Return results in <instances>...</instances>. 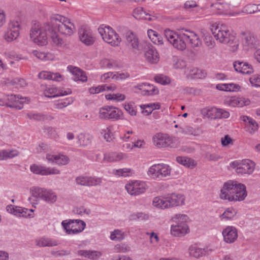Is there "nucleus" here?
I'll return each instance as SVG.
<instances>
[{"mask_svg": "<svg viewBox=\"0 0 260 260\" xmlns=\"http://www.w3.org/2000/svg\"><path fill=\"white\" fill-rule=\"evenodd\" d=\"M249 82L252 86L260 87V74L255 75L250 77Z\"/></svg>", "mask_w": 260, "mask_h": 260, "instance_id": "54", "label": "nucleus"}, {"mask_svg": "<svg viewBox=\"0 0 260 260\" xmlns=\"http://www.w3.org/2000/svg\"><path fill=\"white\" fill-rule=\"evenodd\" d=\"M123 107L125 111L128 113L132 116H135L137 114V111L135 109V107L131 103H124Z\"/></svg>", "mask_w": 260, "mask_h": 260, "instance_id": "52", "label": "nucleus"}, {"mask_svg": "<svg viewBox=\"0 0 260 260\" xmlns=\"http://www.w3.org/2000/svg\"><path fill=\"white\" fill-rule=\"evenodd\" d=\"M79 143L81 146H86L91 142V137L88 135L80 134L78 136Z\"/></svg>", "mask_w": 260, "mask_h": 260, "instance_id": "46", "label": "nucleus"}, {"mask_svg": "<svg viewBox=\"0 0 260 260\" xmlns=\"http://www.w3.org/2000/svg\"><path fill=\"white\" fill-rule=\"evenodd\" d=\"M28 118L36 120H41L44 119L43 115L40 113H28L26 115Z\"/></svg>", "mask_w": 260, "mask_h": 260, "instance_id": "56", "label": "nucleus"}, {"mask_svg": "<svg viewBox=\"0 0 260 260\" xmlns=\"http://www.w3.org/2000/svg\"><path fill=\"white\" fill-rule=\"evenodd\" d=\"M224 103L226 105L235 107H242L250 104V100L243 97L231 96L226 98Z\"/></svg>", "mask_w": 260, "mask_h": 260, "instance_id": "22", "label": "nucleus"}, {"mask_svg": "<svg viewBox=\"0 0 260 260\" xmlns=\"http://www.w3.org/2000/svg\"><path fill=\"white\" fill-rule=\"evenodd\" d=\"M72 93L70 89L63 90L62 89H57L53 86H48L44 91L45 96L48 98H54L58 96H62L70 94Z\"/></svg>", "mask_w": 260, "mask_h": 260, "instance_id": "24", "label": "nucleus"}, {"mask_svg": "<svg viewBox=\"0 0 260 260\" xmlns=\"http://www.w3.org/2000/svg\"><path fill=\"white\" fill-rule=\"evenodd\" d=\"M164 34L174 47L180 50L185 49L186 42L193 48L199 47L202 44L199 37L194 31L188 29H182L178 32H176L168 29L165 30Z\"/></svg>", "mask_w": 260, "mask_h": 260, "instance_id": "2", "label": "nucleus"}, {"mask_svg": "<svg viewBox=\"0 0 260 260\" xmlns=\"http://www.w3.org/2000/svg\"><path fill=\"white\" fill-rule=\"evenodd\" d=\"M211 30L212 34L219 42L229 44L233 48V51L238 48V41L237 39L232 35L226 25L222 24H214L212 25Z\"/></svg>", "mask_w": 260, "mask_h": 260, "instance_id": "3", "label": "nucleus"}, {"mask_svg": "<svg viewBox=\"0 0 260 260\" xmlns=\"http://www.w3.org/2000/svg\"><path fill=\"white\" fill-rule=\"evenodd\" d=\"M68 69L72 73L74 81H80L82 82L87 81V77L85 72L79 68L70 66L68 67Z\"/></svg>", "mask_w": 260, "mask_h": 260, "instance_id": "34", "label": "nucleus"}, {"mask_svg": "<svg viewBox=\"0 0 260 260\" xmlns=\"http://www.w3.org/2000/svg\"><path fill=\"white\" fill-rule=\"evenodd\" d=\"M124 238V233L116 229L111 232L110 239L113 241H120Z\"/></svg>", "mask_w": 260, "mask_h": 260, "instance_id": "44", "label": "nucleus"}, {"mask_svg": "<svg viewBox=\"0 0 260 260\" xmlns=\"http://www.w3.org/2000/svg\"><path fill=\"white\" fill-rule=\"evenodd\" d=\"M237 214V211L235 209L232 208H228L220 217L221 220H230L232 219Z\"/></svg>", "mask_w": 260, "mask_h": 260, "instance_id": "43", "label": "nucleus"}, {"mask_svg": "<svg viewBox=\"0 0 260 260\" xmlns=\"http://www.w3.org/2000/svg\"><path fill=\"white\" fill-rule=\"evenodd\" d=\"M125 37L126 45L129 49L134 52L140 50L139 41L135 34L132 31H128L126 34Z\"/></svg>", "mask_w": 260, "mask_h": 260, "instance_id": "25", "label": "nucleus"}, {"mask_svg": "<svg viewBox=\"0 0 260 260\" xmlns=\"http://www.w3.org/2000/svg\"><path fill=\"white\" fill-rule=\"evenodd\" d=\"M227 91H237L239 90L240 87L238 84L234 83L226 84Z\"/></svg>", "mask_w": 260, "mask_h": 260, "instance_id": "63", "label": "nucleus"}, {"mask_svg": "<svg viewBox=\"0 0 260 260\" xmlns=\"http://www.w3.org/2000/svg\"><path fill=\"white\" fill-rule=\"evenodd\" d=\"M206 158L209 161H217L221 158V157L216 153H206L205 155Z\"/></svg>", "mask_w": 260, "mask_h": 260, "instance_id": "58", "label": "nucleus"}, {"mask_svg": "<svg viewBox=\"0 0 260 260\" xmlns=\"http://www.w3.org/2000/svg\"><path fill=\"white\" fill-rule=\"evenodd\" d=\"M80 40L86 46H90L95 42L92 31L85 27H82L79 30Z\"/></svg>", "mask_w": 260, "mask_h": 260, "instance_id": "18", "label": "nucleus"}, {"mask_svg": "<svg viewBox=\"0 0 260 260\" xmlns=\"http://www.w3.org/2000/svg\"><path fill=\"white\" fill-rule=\"evenodd\" d=\"M73 103L71 99H67L63 101H57L54 104V107L56 109H61L66 107Z\"/></svg>", "mask_w": 260, "mask_h": 260, "instance_id": "49", "label": "nucleus"}, {"mask_svg": "<svg viewBox=\"0 0 260 260\" xmlns=\"http://www.w3.org/2000/svg\"><path fill=\"white\" fill-rule=\"evenodd\" d=\"M32 196L39 198L49 204H54L57 200L56 193L52 189L36 187L32 190Z\"/></svg>", "mask_w": 260, "mask_h": 260, "instance_id": "7", "label": "nucleus"}, {"mask_svg": "<svg viewBox=\"0 0 260 260\" xmlns=\"http://www.w3.org/2000/svg\"><path fill=\"white\" fill-rule=\"evenodd\" d=\"M153 144L158 148L170 147L176 148L178 146L177 139L162 133L156 134L152 138Z\"/></svg>", "mask_w": 260, "mask_h": 260, "instance_id": "6", "label": "nucleus"}, {"mask_svg": "<svg viewBox=\"0 0 260 260\" xmlns=\"http://www.w3.org/2000/svg\"><path fill=\"white\" fill-rule=\"evenodd\" d=\"M46 158L49 162H54L58 165H66L70 161L69 158L65 155L51 154L48 153L46 154Z\"/></svg>", "mask_w": 260, "mask_h": 260, "instance_id": "29", "label": "nucleus"}, {"mask_svg": "<svg viewBox=\"0 0 260 260\" xmlns=\"http://www.w3.org/2000/svg\"><path fill=\"white\" fill-rule=\"evenodd\" d=\"M100 251L96 250H88L87 258L92 260H96L102 256Z\"/></svg>", "mask_w": 260, "mask_h": 260, "instance_id": "53", "label": "nucleus"}, {"mask_svg": "<svg viewBox=\"0 0 260 260\" xmlns=\"http://www.w3.org/2000/svg\"><path fill=\"white\" fill-rule=\"evenodd\" d=\"M18 155V152L16 150H2L0 151V160H6L8 158H12Z\"/></svg>", "mask_w": 260, "mask_h": 260, "instance_id": "41", "label": "nucleus"}, {"mask_svg": "<svg viewBox=\"0 0 260 260\" xmlns=\"http://www.w3.org/2000/svg\"><path fill=\"white\" fill-rule=\"evenodd\" d=\"M127 158V155L126 153L120 152H110L104 154L103 160L107 162H115Z\"/></svg>", "mask_w": 260, "mask_h": 260, "instance_id": "27", "label": "nucleus"}, {"mask_svg": "<svg viewBox=\"0 0 260 260\" xmlns=\"http://www.w3.org/2000/svg\"><path fill=\"white\" fill-rule=\"evenodd\" d=\"M133 173V170L130 168H123L117 170H113V174L115 175L122 177H127Z\"/></svg>", "mask_w": 260, "mask_h": 260, "instance_id": "45", "label": "nucleus"}, {"mask_svg": "<svg viewBox=\"0 0 260 260\" xmlns=\"http://www.w3.org/2000/svg\"><path fill=\"white\" fill-rule=\"evenodd\" d=\"M233 65L237 72L243 74H250L253 72L252 66L247 62L236 61Z\"/></svg>", "mask_w": 260, "mask_h": 260, "instance_id": "32", "label": "nucleus"}, {"mask_svg": "<svg viewBox=\"0 0 260 260\" xmlns=\"http://www.w3.org/2000/svg\"><path fill=\"white\" fill-rule=\"evenodd\" d=\"M241 120L245 123L246 131L251 135H253L257 131L258 125L255 120L247 116H242Z\"/></svg>", "mask_w": 260, "mask_h": 260, "instance_id": "28", "label": "nucleus"}, {"mask_svg": "<svg viewBox=\"0 0 260 260\" xmlns=\"http://www.w3.org/2000/svg\"><path fill=\"white\" fill-rule=\"evenodd\" d=\"M145 57L147 61L151 63H156L159 59L157 50L152 46H148L145 48Z\"/></svg>", "mask_w": 260, "mask_h": 260, "instance_id": "30", "label": "nucleus"}, {"mask_svg": "<svg viewBox=\"0 0 260 260\" xmlns=\"http://www.w3.org/2000/svg\"><path fill=\"white\" fill-rule=\"evenodd\" d=\"M141 108L143 109H150V110L159 109L160 108V104L158 103H151L141 106Z\"/></svg>", "mask_w": 260, "mask_h": 260, "instance_id": "60", "label": "nucleus"}, {"mask_svg": "<svg viewBox=\"0 0 260 260\" xmlns=\"http://www.w3.org/2000/svg\"><path fill=\"white\" fill-rule=\"evenodd\" d=\"M230 166L235 169L236 172L238 174L250 175L255 169V164L249 159H245L241 161H234L230 164Z\"/></svg>", "mask_w": 260, "mask_h": 260, "instance_id": "8", "label": "nucleus"}, {"mask_svg": "<svg viewBox=\"0 0 260 260\" xmlns=\"http://www.w3.org/2000/svg\"><path fill=\"white\" fill-rule=\"evenodd\" d=\"M213 250L208 247L202 248L196 246H191L188 249L189 255L194 258H199L211 253Z\"/></svg>", "mask_w": 260, "mask_h": 260, "instance_id": "26", "label": "nucleus"}, {"mask_svg": "<svg viewBox=\"0 0 260 260\" xmlns=\"http://www.w3.org/2000/svg\"><path fill=\"white\" fill-rule=\"evenodd\" d=\"M50 149V146L44 143H40L39 145H38V147L37 148V152L38 153L47 151H49Z\"/></svg>", "mask_w": 260, "mask_h": 260, "instance_id": "62", "label": "nucleus"}, {"mask_svg": "<svg viewBox=\"0 0 260 260\" xmlns=\"http://www.w3.org/2000/svg\"><path fill=\"white\" fill-rule=\"evenodd\" d=\"M7 211L18 217H30L31 215L28 213V209L14 205H8L6 207Z\"/></svg>", "mask_w": 260, "mask_h": 260, "instance_id": "31", "label": "nucleus"}, {"mask_svg": "<svg viewBox=\"0 0 260 260\" xmlns=\"http://www.w3.org/2000/svg\"><path fill=\"white\" fill-rule=\"evenodd\" d=\"M105 87L106 85H102L95 87H91L89 89V91L91 94L99 93L101 91H105Z\"/></svg>", "mask_w": 260, "mask_h": 260, "instance_id": "57", "label": "nucleus"}, {"mask_svg": "<svg viewBox=\"0 0 260 260\" xmlns=\"http://www.w3.org/2000/svg\"><path fill=\"white\" fill-rule=\"evenodd\" d=\"M221 144L223 146H227L233 144L232 139L228 135H225L221 139Z\"/></svg>", "mask_w": 260, "mask_h": 260, "instance_id": "64", "label": "nucleus"}, {"mask_svg": "<svg viewBox=\"0 0 260 260\" xmlns=\"http://www.w3.org/2000/svg\"><path fill=\"white\" fill-rule=\"evenodd\" d=\"M186 77L188 79H202L206 77V73L199 69L196 68H189L185 71Z\"/></svg>", "mask_w": 260, "mask_h": 260, "instance_id": "35", "label": "nucleus"}, {"mask_svg": "<svg viewBox=\"0 0 260 260\" xmlns=\"http://www.w3.org/2000/svg\"><path fill=\"white\" fill-rule=\"evenodd\" d=\"M122 116V111L115 107L106 106L99 109V117L101 119L117 120Z\"/></svg>", "mask_w": 260, "mask_h": 260, "instance_id": "10", "label": "nucleus"}, {"mask_svg": "<svg viewBox=\"0 0 260 260\" xmlns=\"http://www.w3.org/2000/svg\"><path fill=\"white\" fill-rule=\"evenodd\" d=\"M98 31L103 40L111 46H117L121 42V39L115 31L110 26L101 25L98 28Z\"/></svg>", "mask_w": 260, "mask_h": 260, "instance_id": "5", "label": "nucleus"}, {"mask_svg": "<svg viewBox=\"0 0 260 260\" xmlns=\"http://www.w3.org/2000/svg\"><path fill=\"white\" fill-rule=\"evenodd\" d=\"M201 113L203 116L211 119L227 118L230 116L228 111L216 107L204 108Z\"/></svg>", "mask_w": 260, "mask_h": 260, "instance_id": "14", "label": "nucleus"}, {"mask_svg": "<svg viewBox=\"0 0 260 260\" xmlns=\"http://www.w3.org/2000/svg\"><path fill=\"white\" fill-rule=\"evenodd\" d=\"M76 182L78 185L91 186L100 185L102 179L94 177L80 176L76 178Z\"/></svg>", "mask_w": 260, "mask_h": 260, "instance_id": "21", "label": "nucleus"}, {"mask_svg": "<svg viewBox=\"0 0 260 260\" xmlns=\"http://www.w3.org/2000/svg\"><path fill=\"white\" fill-rule=\"evenodd\" d=\"M222 234L223 241L226 243H234L238 238L237 229L233 226H228L223 230Z\"/></svg>", "mask_w": 260, "mask_h": 260, "instance_id": "20", "label": "nucleus"}, {"mask_svg": "<svg viewBox=\"0 0 260 260\" xmlns=\"http://www.w3.org/2000/svg\"><path fill=\"white\" fill-rule=\"evenodd\" d=\"M130 250V247L125 244H116L113 248L114 252L116 253H126Z\"/></svg>", "mask_w": 260, "mask_h": 260, "instance_id": "47", "label": "nucleus"}, {"mask_svg": "<svg viewBox=\"0 0 260 260\" xmlns=\"http://www.w3.org/2000/svg\"><path fill=\"white\" fill-rule=\"evenodd\" d=\"M136 87L142 90V94L144 95H152L158 93L157 88L153 85L147 83L140 84Z\"/></svg>", "mask_w": 260, "mask_h": 260, "instance_id": "33", "label": "nucleus"}, {"mask_svg": "<svg viewBox=\"0 0 260 260\" xmlns=\"http://www.w3.org/2000/svg\"><path fill=\"white\" fill-rule=\"evenodd\" d=\"M40 79L52 80L55 81L60 82L63 80L64 77L58 73H52L47 71H42L38 75Z\"/></svg>", "mask_w": 260, "mask_h": 260, "instance_id": "37", "label": "nucleus"}, {"mask_svg": "<svg viewBox=\"0 0 260 260\" xmlns=\"http://www.w3.org/2000/svg\"><path fill=\"white\" fill-rule=\"evenodd\" d=\"M125 188L129 194L137 196L145 192L148 186L145 182L135 180L126 184Z\"/></svg>", "mask_w": 260, "mask_h": 260, "instance_id": "13", "label": "nucleus"}, {"mask_svg": "<svg viewBox=\"0 0 260 260\" xmlns=\"http://www.w3.org/2000/svg\"><path fill=\"white\" fill-rule=\"evenodd\" d=\"M133 16L137 19H144L151 21L150 15L145 12L142 7L135 8L133 11Z\"/></svg>", "mask_w": 260, "mask_h": 260, "instance_id": "38", "label": "nucleus"}, {"mask_svg": "<svg viewBox=\"0 0 260 260\" xmlns=\"http://www.w3.org/2000/svg\"><path fill=\"white\" fill-rule=\"evenodd\" d=\"M171 167L165 164H154L151 166L147 172V174L153 179H162L169 176L171 174Z\"/></svg>", "mask_w": 260, "mask_h": 260, "instance_id": "9", "label": "nucleus"}, {"mask_svg": "<svg viewBox=\"0 0 260 260\" xmlns=\"http://www.w3.org/2000/svg\"><path fill=\"white\" fill-rule=\"evenodd\" d=\"M188 217L185 214H176L172 218L173 223L171 226V234L174 237H183L189 232L186 223Z\"/></svg>", "mask_w": 260, "mask_h": 260, "instance_id": "4", "label": "nucleus"}, {"mask_svg": "<svg viewBox=\"0 0 260 260\" xmlns=\"http://www.w3.org/2000/svg\"><path fill=\"white\" fill-rule=\"evenodd\" d=\"M180 133L188 135H195L194 129L189 126H183L180 127Z\"/></svg>", "mask_w": 260, "mask_h": 260, "instance_id": "50", "label": "nucleus"}, {"mask_svg": "<svg viewBox=\"0 0 260 260\" xmlns=\"http://www.w3.org/2000/svg\"><path fill=\"white\" fill-rule=\"evenodd\" d=\"M155 80L156 82L161 84H166L170 83V79L167 76L162 75L156 76L155 77Z\"/></svg>", "mask_w": 260, "mask_h": 260, "instance_id": "55", "label": "nucleus"}, {"mask_svg": "<svg viewBox=\"0 0 260 260\" xmlns=\"http://www.w3.org/2000/svg\"><path fill=\"white\" fill-rule=\"evenodd\" d=\"M35 244L40 247H53L58 245V242L53 239L45 237H40L35 240Z\"/></svg>", "mask_w": 260, "mask_h": 260, "instance_id": "36", "label": "nucleus"}, {"mask_svg": "<svg viewBox=\"0 0 260 260\" xmlns=\"http://www.w3.org/2000/svg\"><path fill=\"white\" fill-rule=\"evenodd\" d=\"M30 170L34 174L42 176H47L53 174H59L60 172L56 168L47 167L33 164L30 166Z\"/></svg>", "mask_w": 260, "mask_h": 260, "instance_id": "16", "label": "nucleus"}, {"mask_svg": "<svg viewBox=\"0 0 260 260\" xmlns=\"http://www.w3.org/2000/svg\"><path fill=\"white\" fill-rule=\"evenodd\" d=\"M61 225L68 235H75L82 232L85 228V222L81 220H63Z\"/></svg>", "mask_w": 260, "mask_h": 260, "instance_id": "11", "label": "nucleus"}, {"mask_svg": "<svg viewBox=\"0 0 260 260\" xmlns=\"http://www.w3.org/2000/svg\"><path fill=\"white\" fill-rule=\"evenodd\" d=\"M26 98H19L13 94L7 95L5 96V100H6L8 107L15 108L19 110L23 108V104L25 102Z\"/></svg>", "mask_w": 260, "mask_h": 260, "instance_id": "23", "label": "nucleus"}, {"mask_svg": "<svg viewBox=\"0 0 260 260\" xmlns=\"http://www.w3.org/2000/svg\"><path fill=\"white\" fill-rule=\"evenodd\" d=\"M177 161L186 167L193 168L196 166L194 160L186 157L178 156L176 158Z\"/></svg>", "mask_w": 260, "mask_h": 260, "instance_id": "40", "label": "nucleus"}, {"mask_svg": "<svg viewBox=\"0 0 260 260\" xmlns=\"http://www.w3.org/2000/svg\"><path fill=\"white\" fill-rule=\"evenodd\" d=\"M254 38L250 35H246L243 39V43L246 46H250L253 44Z\"/></svg>", "mask_w": 260, "mask_h": 260, "instance_id": "61", "label": "nucleus"}, {"mask_svg": "<svg viewBox=\"0 0 260 260\" xmlns=\"http://www.w3.org/2000/svg\"><path fill=\"white\" fill-rule=\"evenodd\" d=\"M50 19V22L42 24L37 21L32 22L30 38L35 43L43 46L47 44L48 36L54 46L62 47L66 42L59 34L65 37H70L76 32V26L70 19L61 15L53 14Z\"/></svg>", "mask_w": 260, "mask_h": 260, "instance_id": "1", "label": "nucleus"}, {"mask_svg": "<svg viewBox=\"0 0 260 260\" xmlns=\"http://www.w3.org/2000/svg\"><path fill=\"white\" fill-rule=\"evenodd\" d=\"M242 12L247 14H252L257 12V6L255 4H248L245 6Z\"/></svg>", "mask_w": 260, "mask_h": 260, "instance_id": "51", "label": "nucleus"}, {"mask_svg": "<svg viewBox=\"0 0 260 260\" xmlns=\"http://www.w3.org/2000/svg\"><path fill=\"white\" fill-rule=\"evenodd\" d=\"M103 131L104 132V139L106 140V141L108 142L112 141L114 138L110 128L107 127L105 129L103 130Z\"/></svg>", "mask_w": 260, "mask_h": 260, "instance_id": "59", "label": "nucleus"}, {"mask_svg": "<svg viewBox=\"0 0 260 260\" xmlns=\"http://www.w3.org/2000/svg\"><path fill=\"white\" fill-rule=\"evenodd\" d=\"M32 53L36 57L43 60H52L54 58V55L51 53H45L34 50Z\"/></svg>", "mask_w": 260, "mask_h": 260, "instance_id": "39", "label": "nucleus"}, {"mask_svg": "<svg viewBox=\"0 0 260 260\" xmlns=\"http://www.w3.org/2000/svg\"><path fill=\"white\" fill-rule=\"evenodd\" d=\"M73 212L76 214L82 216L90 214L91 211L89 209L83 206H79L75 207L73 209Z\"/></svg>", "mask_w": 260, "mask_h": 260, "instance_id": "48", "label": "nucleus"}, {"mask_svg": "<svg viewBox=\"0 0 260 260\" xmlns=\"http://www.w3.org/2000/svg\"><path fill=\"white\" fill-rule=\"evenodd\" d=\"M167 208L180 206L185 204V197L183 194L172 193L165 196Z\"/></svg>", "mask_w": 260, "mask_h": 260, "instance_id": "15", "label": "nucleus"}, {"mask_svg": "<svg viewBox=\"0 0 260 260\" xmlns=\"http://www.w3.org/2000/svg\"><path fill=\"white\" fill-rule=\"evenodd\" d=\"M233 194L231 198L232 202H241L243 201L246 197L247 193L246 186L244 184L238 183L236 181L235 188L233 190Z\"/></svg>", "mask_w": 260, "mask_h": 260, "instance_id": "19", "label": "nucleus"}, {"mask_svg": "<svg viewBox=\"0 0 260 260\" xmlns=\"http://www.w3.org/2000/svg\"><path fill=\"white\" fill-rule=\"evenodd\" d=\"M152 205L154 207L158 209H167L166 206L165 196L163 197H155L153 200Z\"/></svg>", "mask_w": 260, "mask_h": 260, "instance_id": "42", "label": "nucleus"}, {"mask_svg": "<svg viewBox=\"0 0 260 260\" xmlns=\"http://www.w3.org/2000/svg\"><path fill=\"white\" fill-rule=\"evenodd\" d=\"M236 181L230 180L225 182L223 187L220 189L219 197L221 199L224 200H228L230 202H232L231 198L233 194V190L235 188Z\"/></svg>", "mask_w": 260, "mask_h": 260, "instance_id": "17", "label": "nucleus"}, {"mask_svg": "<svg viewBox=\"0 0 260 260\" xmlns=\"http://www.w3.org/2000/svg\"><path fill=\"white\" fill-rule=\"evenodd\" d=\"M20 25L18 21H10L3 36L7 43H11L17 39L20 35Z\"/></svg>", "mask_w": 260, "mask_h": 260, "instance_id": "12", "label": "nucleus"}]
</instances>
